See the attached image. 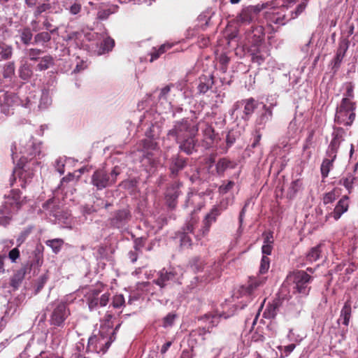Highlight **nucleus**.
I'll list each match as a JSON object with an SVG mask.
<instances>
[{"mask_svg":"<svg viewBox=\"0 0 358 358\" xmlns=\"http://www.w3.org/2000/svg\"><path fill=\"white\" fill-rule=\"evenodd\" d=\"M269 267H270L269 259L266 256L263 255L262 260H261V264H260V267H259V273L261 274L266 273L268 271Z\"/></svg>","mask_w":358,"mask_h":358,"instance_id":"nucleus-40","label":"nucleus"},{"mask_svg":"<svg viewBox=\"0 0 358 358\" xmlns=\"http://www.w3.org/2000/svg\"><path fill=\"white\" fill-rule=\"evenodd\" d=\"M301 182L300 180L293 181L289 187L290 194L294 195L301 189Z\"/></svg>","mask_w":358,"mask_h":358,"instance_id":"nucleus-50","label":"nucleus"},{"mask_svg":"<svg viewBox=\"0 0 358 358\" xmlns=\"http://www.w3.org/2000/svg\"><path fill=\"white\" fill-rule=\"evenodd\" d=\"M190 266L194 271H199L203 266V261L200 258H194L190 262Z\"/></svg>","mask_w":358,"mask_h":358,"instance_id":"nucleus-49","label":"nucleus"},{"mask_svg":"<svg viewBox=\"0 0 358 358\" xmlns=\"http://www.w3.org/2000/svg\"><path fill=\"white\" fill-rule=\"evenodd\" d=\"M64 241L60 238H55L52 240H48L46 241V245L51 248L52 252L55 254L58 253L62 246L63 245Z\"/></svg>","mask_w":358,"mask_h":358,"instance_id":"nucleus-32","label":"nucleus"},{"mask_svg":"<svg viewBox=\"0 0 358 358\" xmlns=\"http://www.w3.org/2000/svg\"><path fill=\"white\" fill-rule=\"evenodd\" d=\"M170 92V88L169 87H164L160 93V99L166 100V94Z\"/></svg>","mask_w":358,"mask_h":358,"instance_id":"nucleus-64","label":"nucleus"},{"mask_svg":"<svg viewBox=\"0 0 358 358\" xmlns=\"http://www.w3.org/2000/svg\"><path fill=\"white\" fill-rule=\"evenodd\" d=\"M176 315L173 314H168L164 319L163 327L166 328L172 326L175 320Z\"/></svg>","mask_w":358,"mask_h":358,"instance_id":"nucleus-51","label":"nucleus"},{"mask_svg":"<svg viewBox=\"0 0 358 358\" xmlns=\"http://www.w3.org/2000/svg\"><path fill=\"white\" fill-rule=\"evenodd\" d=\"M233 182H229L226 185H222L220 187V192L222 194L226 193L229 189L234 185Z\"/></svg>","mask_w":358,"mask_h":358,"instance_id":"nucleus-63","label":"nucleus"},{"mask_svg":"<svg viewBox=\"0 0 358 358\" xmlns=\"http://www.w3.org/2000/svg\"><path fill=\"white\" fill-rule=\"evenodd\" d=\"M204 136H205V138L206 141H209V142H207L208 144H210L213 141V136H214V131L210 127H208L205 129Z\"/></svg>","mask_w":358,"mask_h":358,"instance_id":"nucleus-54","label":"nucleus"},{"mask_svg":"<svg viewBox=\"0 0 358 358\" xmlns=\"http://www.w3.org/2000/svg\"><path fill=\"white\" fill-rule=\"evenodd\" d=\"M266 280V278L259 276L250 278L247 287H241V292L243 294H252L258 287L262 286Z\"/></svg>","mask_w":358,"mask_h":358,"instance_id":"nucleus-18","label":"nucleus"},{"mask_svg":"<svg viewBox=\"0 0 358 358\" xmlns=\"http://www.w3.org/2000/svg\"><path fill=\"white\" fill-rule=\"evenodd\" d=\"M27 60L36 61L40 59L39 56L41 54V51L38 49L31 48L26 50Z\"/></svg>","mask_w":358,"mask_h":358,"instance_id":"nucleus-38","label":"nucleus"},{"mask_svg":"<svg viewBox=\"0 0 358 358\" xmlns=\"http://www.w3.org/2000/svg\"><path fill=\"white\" fill-rule=\"evenodd\" d=\"M15 66L13 63H8L4 69V76L9 77L14 73Z\"/></svg>","mask_w":358,"mask_h":358,"instance_id":"nucleus-58","label":"nucleus"},{"mask_svg":"<svg viewBox=\"0 0 358 358\" xmlns=\"http://www.w3.org/2000/svg\"><path fill=\"white\" fill-rule=\"evenodd\" d=\"M52 57L49 55L40 58L36 69L41 71L48 69L52 64Z\"/></svg>","mask_w":358,"mask_h":358,"instance_id":"nucleus-30","label":"nucleus"},{"mask_svg":"<svg viewBox=\"0 0 358 358\" xmlns=\"http://www.w3.org/2000/svg\"><path fill=\"white\" fill-rule=\"evenodd\" d=\"M234 164L231 162L227 160V159H222L217 162L216 169L217 173L221 174L227 169L234 168Z\"/></svg>","mask_w":358,"mask_h":358,"instance_id":"nucleus-31","label":"nucleus"},{"mask_svg":"<svg viewBox=\"0 0 358 358\" xmlns=\"http://www.w3.org/2000/svg\"><path fill=\"white\" fill-rule=\"evenodd\" d=\"M264 112L262 114V115L257 120V124L259 125H262L269 121L272 116V111L271 109L268 108L266 106H264Z\"/></svg>","mask_w":358,"mask_h":358,"instance_id":"nucleus-37","label":"nucleus"},{"mask_svg":"<svg viewBox=\"0 0 358 358\" xmlns=\"http://www.w3.org/2000/svg\"><path fill=\"white\" fill-rule=\"evenodd\" d=\"M227 204H224V202H220L219 206L213 207L210 212L206 215L203 220L204 226L202 229L203 236L208 232L211 224L216 221L217 217L220 215L224 210L227 209Z\"/></svg>","mask_w":358,"mask_h":358,"instance_id":"nucleus-14","label":"nucleus"},{"mask_svg":"<svg viewBox=\"0 0 358 358\" xmlns=\"http://www.w3.org/2000/svg\"><path fill=\"white\" fill-rule=\"evenodd\" d=\"M114 334L115 330L109 324L101 326L98 336L94 335L89 338L87 350L105 352L114 341Z\"/></svg>","mask_w":358,"mask_h":358,"instance_id":"nucleus-3","label":"nucleus"},{"mask_svg":"<svg viewBox=\"0 0 358 358\" xmlns=\"http://www.w3.org/2000/svg\"><path fill=\"white\" fill-rule=\"evenodd\" d=\"M310 279V276L303 271L290 273L282 285L280 294L282 298L289 296L291 293L307 295L310 289L308 285Z\"/></svg>","mask_w":358,"mask_h":358,"instance_id":"nucleus-1","label":"nucleus"},{"mask_svg":"<svg viewBox=\"0 0 358 358\" xmlns=\"http://www.w3.org/2000/svg\"><path fill=\"white\" fill-rule=\"evenodd\" d=\"M125 301L122 294H116L114 296L112 305L115 308H120L124 305Z\"/></svg>","mask_w":358,"mask_h":358,"instance_id":"nucleus-41","label":"nucleus"},{"mask_svg":"<svg viewBox=\"0 0 358 358\" xmlns=\"http://www.w3.org/2000/svg\"><path fill=\"white\" fill-rule=\"evenodd\" d=\"M337 195L336 193V190L333 189L327 193H326L323 197V202L324 204H329L332 203L336 199Z\"/></svg>","mask_w":358,"mask_h":358,"instance_id":"nucleus-45","label":"nucleus"},{"mask_svg":"<svg viewBox=\"0 0 358 358\" xmlns=\"http://www.w3.org/2000/svg\"><path fill=\"white\" fill-rule=\"evenodd\" d=\"M179 184L173 185L171 187H169L166 192V202L169 207L174 208L176 205V199L178 198L180 191H179Z\"/></svg>","mask_w":358,"mask_h":358,"instance_id":"nucleus-21","label":"nucleus"},{"mask_svg":"<svg viewBox=\"0 0 358 358\" xmlns=\"http://www.w3.org/2000/svg\"><path fill=\"white\" fill-rule=\"evenodd\" d=\"M29 164H26L22 168V169H17L14 171L15 174L18 175L19 181L21 182L20 185L22 187H25V186L31 182L34 176V173L29 171Z\"/></svg>","mask_w":358,"mask_h":358,"instance_id":"nucleus-20","label":"nucleus"},{"mask_svg":"<svg viewBox=\"0 0 358 358\" xmlns=\"http://www.w3.org/2000/svg\"><path fill=\"white\" fill-rule=\"evenodd\" d=\"M263 38L262 28L261 27H256L248 36L249 51L252 55L253 61L258 64H261L264 59V55L261 54Z\"/></svg>","mask_w":358,"mask_h":358,"instance_id":"nucleus-7","label":"nucleus"},{"mask_svg":"<svg viewBox=\"0 0 358 358\" xmlns=\"http://www.w3.org/2000/svg\"><path fill=\"white\" fill-rule=\"evenodd\" d=\"M242 107L244 108L243 115H241V116L243 119L246 120L254 112L255 109L257 107V103H256V101H255V99H253L252 98L245 99V100H242L241 101H238L234 105V106L231 110V115L233 117H235L236 118H237L238 117V114L237 111L238 109L241 108Z\"/></svg>","mask_w":358,"mask_h":358,"instance_id":"nucleus-12","label":"nucleus"},{"mask_svg":"<svg viewBox=\"0 0 358 358\" xmlns=\"http://www.w3.org/2000/svg\"><path fill=\"white\" fill-rule=\"evenodd\" d=\"M177 274L176 270L174 271H167L164 269L159 271L157 273V279L155 280L154 282L156 285H157L160 288H163L166 286V282L170 280L178 281V278H176V275Z\"/></svg>","mask_w":358,"mask_h":358,"instance_id":"nucleus-17","label":"nucleus"},{"mask_svg":"<svg viewBox=\"0 0 358 358\" xmlns=\"http://www.w3.org/2000/svg\"><path fill=\"white\" fill-rule=\"evenodd\" d=\"M357 178L353 175L348 174L340 180V184L343 185L348 193L350 194L354 188V184Z\"/></svg>","mask_w":358,"mask_h":358,"instance_id":"nucleus-29","label":"nucleus"},{"mask_svg":"<svg viewBox=\"0 0 358 358\" xmlns=\"http://www.w3.org/2000/svg\"><path fill=\"white\" fill-rule=\"evenodd\" d=\"M348 196H343L336 204L334 210L330 214L336 220H338L341 216L348 209Z\"/></svg>","mask_w":358,"mask_h":358,"instance_id":"nucleus-22","label":"nucleus"},{"mask_svg":"<svg viewBox=\"0 0 358 358\" xmlns=\"http://www.w3.org/2000/svg\"><path fill=\"white\" fill-rule=\"evenodd\" d=\"M17 103V98L13 92H0L1 112L5 115L10 113V110Z\"/></svg>","mask_w":358,"mask_h":358,"instance_id":"nucleus-13","label":"nucleus"},{"mask_svg":"<svg viewBox=\"0 0 358 358\" xmlns=\"http://www.w3.org/2000/svg\"><path fill=\"white\" fill-rule=\"evenodd\" d=\"M74 178H75V175L74 174H69L67 176L64 177L62 178V181H61V185L59 187L60 189H65V184L66 183H68V182H73L74 181Z\"/></svg>","mask_w":358,"mask_h":358,"instance_id":"nucleus-56","label":"nucleus"},{"mask_svg":"<svg viewBox=\"0 0 358 358\" xmlns=\"http://www.w3.org/2000/svg\"><path fill=\"white\" fill-rule=\"evenodd\" d=\"M100 292L97 289H90L85 294L86 299L90 309L100 306H105L108 304L110 299L108 293H104L99 296Z\"/></svg>","mask_w":358,"mask_h":358,"instance_id":"nucleus-10","label":"nucleus"},{"mask_svg":"<svg viewBox=\"0 0 358 358\" xmlns=\"http://www.w3.org/2000/svg\"><path fill=\"white\" fill-rule=\"evenodd\" d=\"M50 38V34L48 32H41L36 35L34 41L37 44H41L48 42Z\"/></svg>","mask_w":358,"mask_h":358,"instance_id":"nucleus-39","label":"nucleus"},{"mask_svg":"<svg viewBox=\"0 0 358 358\" xmlns=\"http://www.w3.org/2000/svg\"><path fill=\"white\" fill-rule=\"evenodd\" d=\"M130 214L128 210H122L117 213L114 220V224L117 228H121L124 226V223L129 219Z\"/></svg>","mask_w":358,"mask_h":358,"instance_id":"nucleus-26","label":"nucleus"},{"mask_svg":"<svg viewBox=\"0 0 358 358\" xmlns=\"http://www.w3.org/2000/svg\"><path fill=\"white\" fill-rule=\"evenodd\" d=\"M52 103V99L50 93L48 90H43L42 92L41 97L39 103V108L44 109L50 106Z\"/></svg>","mask_w":358,"mask_h":358,"instance_id":"nucleus-34","label":"nucleus"},{"mask_svg":"<svg viewBox=\"0 0 358 358\" xmlns=\"http://www.w3.org/2000/svg\"><path fill=\"white\" fill-rule=\"evenodd\" d=\"M351 316V304L349 302H346L343 307L338 322H341L345 326L349 324L350 319Z\"/></svg>","mask_w":358,"mask_h":358,"instance_id":"nucleus-25","label":"nucleus"},{"mask_svg":"<svg viewBox=\"0 0 358 358\" xmlns=\"http://www.w3.org/2000/svg\"><path fill=\"white\" fill-rule=\"evenodd\" d=\"M115 45L114 40L110 37L105 38L101 44V48L103 52L110 51Z\"/></svg>","mask_w":358,"mask_h":358,"instance_id":"nucleus-43","label":"nucleus"},{"mask_svg":"<svg viewBox=\"0 0 358 358\" xmlns=\"http://www.w3.org/2000/svg\"><path fill=\"white\" fill-rule=\"evenodd\" d=\"M263 255L266 256L271 253L272 246L271 244L264 242V245L262 248Z\"/></svg>","mask_w":358,"mask_h":358,"instance_id":"nucleus-61","label":"nucleus"},{"mask_svg":"<svg viewBox=\"0 0 358 358\" xmlns=\"http://www.w3.org/2000/svg\"><path fill=\"white\" fill-rule=\"evenodd\" d=\"M198 131L197 126L191 120H182L176 122L168 135L174 138L176 141H180L188 136H195Z\"/></svg>","mask_w":358,"mask_h":358,"instance_id":"nucleus-6","label":"nucleus"},{"mask_svg":"<svg viewBox=\"0 0 358 358\" xmlns=\"http://www.w3.org/2000/svg\"><path fill=\"white\" fill-rule=\"evenodd\" d=\"M118 174L117 168L110 172V176L104 170H99L92 176V183L98 189H101L114 182Z\"/></svg>","mask_w":358,"mask_h":358,"instance_id":"nucleus-9","label":"nucleus"},{"mask_svg":"<svg viewBox=\"0 0 358 358\" xmlns=\"http://www.w3.org/2000/svg\"><path fill=\"white\" fill-rule=\"evenodd\" d=\"M23 203L20 192L13 190L6 198L3 205L0 207V225L6 226L9 224L12 215L17 211Z\"/></svg>","mask_w":358,"mask_h":358,"instance_id":"nucleus-4","label":"nucleus"},{"mask_svg":"<svg viewBox=\"0 0 358 358\" xmlns=\"http://www.w3.org/2000/svg\"><path fill=\"white\" fill-rule=\"evenodd\" d=\"M221 272V268L219 263H215L211 267H207L206 269V274L202 278H204L203 281H210L212 279L219 276Z\"/></svg>","mask_w":358,"mask_h":358,"instance_id":"nucleus-24","label":"nucleus"},{"mask_svg":"<svg viewBox=\"0 0 358 358\" xmlns=\"http://www.w3.org/2000/svg\"><path fill=\"white\" fill-rule=\"evenodd\" d=\"M53 216L55 217L56 220H57L59 223L64 224V227H71L68 222L69 216L68 213L57 211L56 213H53Z\"/></svg>","mask_w":358,"mask_h":358,"instance_id":"nucleus-35","label":"nucleus"},{"mask_svg":"<svg viewBox=\"0 0 358 358\" xmlns=\"http://www.w3.org/2000/svg\"><path fill=\"white\" fill-rule=\"evenodd\" d=\"M268 3L257 5L255 6H248L242 9L241 12L237 16V22L240 24H250L255 16L263 9L268 6Z\"/></svg>","mask_w":358,"mask_h":358,"instance_id":"nucleus-11","label":"nucleus"},{"mask_svg":"<svg viewBox=\"0 0 358 358\" xmlns=\"http://www.w3.org/2000/svg\"><path fill=\"white\" fill-rule=\"evenodd\" d=\"M55 168L60 174L64 173V163L62 158H59L55 161Z\"/></svg>","mask_w":358,"mask_h":358,"instance_id":"nucleus-57","label":"nucleus"},{"mask_svg":"<svg viewBox=\"0 0 358 358\" xmlns=\"http://www.w3.org/2000/svg\"><path fill=\"white\" fill-rule=\"evenodd\" d=\"M29 232V229H26L21 232L20 235L17 238V246H20L24 241Z\"/></svg>","mask_w":358,"mask_h":358,"instance_id":"nucleus-60","label":"nucleus"},{"mask_svg":"<svg viewBox=\"0 0 358 358\" xmlns=\"http://www.w3.org/2000/svg\"><path fill=\"white\" fill-rule=\"evenodd\" d=\"M355 103L349 98H343L337 106L335 121L343 125L350 126L355 118Z\"/></svg>","mask_w":358,"mask_h":358,"instance_id":"nucleus-5","label":"nucleus"},{"mask_svg":"<svg viewBox=\"0 0 358 358\" xmlns=\"http://www.w3.org/2000/svg\"><path fill=\"white\" fill-rule=\"evenodd\" d=\"M320 248L321 245H317L316 247L313 248L306 256L307 261H308L309 262H313L317 260L320 257L321 252Z\"/></svg>","mask_w":358,"mask_h":358,"instance_id":"nucleus-36","label":"nucleus"},{"mask_svg":"<svg viewBox=\"0 0 358 358\" xmlns=\"http://www.w3.org/2000/svg\"><path fill=\"white\" fill-rule=\"evenodd\" d=\"M266 20L270 23L284 25L290 20L289 12L285 5L273 7L265 15Z\"/></svg>","mask_w":358,"mask_h":358,"instance_id":"nucleus-8","label":"nucleus"},{"mask_svg":"<svg viewBox=\"0 0 358 358\" xmlns=\"http://www.w3.org/2000/svg\"><path fill=\"white\" fill-rule=\"evenodd\" d=\"M66 9L67 10H69L71 14L77 15L78 13H80V10H81V4L78 2H75V3H72L71 5H70L69 6H68L66 5Z\"/></svg>","mask_w":358,"mask_h":358,"instance_id":"nucleus-48","label":"nucleus"},{"mask_svg":"<svg viewBox=\"0 0 358 358\" xmlns=\"http://www.w3.org/2000/svg\"><path fill=\"white\" fill-rule=\"evenodd\" d=\"M11 151L13 161H20L23 164L29 157L41 153V143L34 140L31 135H24L14 143Z\"/></svg>","mask_w":358,"mask_h":358,"instance_id":"nucleus-2","label":"nucleus"},{"mask_svg":"<svg viewBox=\"0 0 358 358\" xmlns=\"http://www.w3.org/2000/svg\"><path fill=\"white\" fill-rule=\"evenodd\" d=\"M11 56L12 47L6 43H0V60L8 59Z\"/></svg>","mask_w":358,"mask_h":358,"instance_id":"nucleus-33","label":"nucleus"},{"mask_svg":"<svg viewBox=\"0 0 358 358\" xmlns=\"http://www.w3.org/2000/svg\"><path fill=\"white\" fill-rule=\"evenodd\" d=\"M345 92L343 98H349L350 100L353 98V86L351 83H346L345 85Z\"/></svg>","mask_w":358,"mask_h":358,"instance_id":"nucleus-53","label":"nucleus"},{"mask_svg":"<svg viewBox=\"0 0 358 358\" xmlns=\"http://www.w3.org/2000/svg\"><path fill=\"white\" fill-rule=\"evenodd\" d=\"M336 138H334L330 144V148L333 151L332 154H334V155L331 157V159H324L320 167L321 174L323 178H325L328 176L329 171L333 167V162L334 161V159L336 158V155L334 154V150L336 149Z\"/></svg>","mask_w":358,"mask_h":358,"instance_id":"nucleus-19","label":"nucleus"},{"mask_svg":"<svg viewBox=\"0 0 358 358\" xmlns=\"http://www.w3.org/2000/svg\"><path fill=\"white\" fill-rule=\"evenodd\" d=\"M201 196L199 194L190 193L188 194L187 199L186 201V206H194L196 201H200Z\"/></svg>","mask_w":358,"mask_h":358,"instance_id":"nucleus-47","label":"nucleus"},{"mask_svg":"<svg viewBox=\"0 0 358 358\" xmlns=\"http://www.w3.org/2000/svg\"><path fill=\"white\" fill-rule=\"evenodd\" d=\"M221 316L222 315L218 313H209L206 314L202 320L206 323L208 329H210L217 325Z\"/></svg>","mask_w":358,"mask_h":358,"instance_id":"nucleus-27","label":"nucleus"},{"mask_svg":"<svg viewBox=\"0 0 358 358\" xmlns=\"http://www.w3.org/2000/svg\"><path fill=\"white\" fill-rule=\"evenodd\" d=\"M20 37L24 43H29L32 38V34L30 29L28 28L23 29L21 31Z\"/></svg>","mask_w":358,"mask_h":358,"instance_id":"nucleus-44","label":"nucleus"},{"mask_svg":"<svg viewBox=\"0 0 358 358\" xmlns=\"http://www.w3.org/2000/svg\"><path fill=\"white\" fill-rule=\"evenodd\" d=\"M305 8H306V4L301 3L297 6V8L294 12V15L292 11L289 12L290 20L296 17L299 14H301L304 10Z\"/></svg>","mask_w":358,"mask_h":358,"instance_id":"nucleus-52","label":"nucleus"},{"mask_svg":"<svg viewBox=\"0 0 358 358\" xmlns=\"http://www.w3.org/2000/svg\"><path fill=\"white\" fill-rule=\"evenodd\" d=\"M185 164V161L183 159L181 158H177L174 164L171 168V172L173 174H176L177 172L182 169Z\"/></svg>","mask_w":358,"mask_h":358,"instance_id":"nucleus-42","label":"nucleus"},{"mask_svg":"<svg viewBox=\"0 0 358 358\" xmlns=\"http://www.w3.org/2000/svg\"><path fill=\"white\" fill-rule=\"evenodd\" d=\"M69 315L66 305L62 302H57L51 315L52 324L60 326Z\"/></svg>","mask_w":358,"mask_h":358,"instance_id":"nucleus-15","label":"nucleus"},{"mask_svg":"<svg viewBox=\"0 0 358 358\" xmlns=\"http://www.w3.org/2000/svg\"><path fill=\"white\" fill-rule=\"evenodd\" d=\"M20 75V77L24 80H27V79L29 78L32 75L31 68L28 64V61L27 60V59H22L21 60Z\"/></svg>","mask_w":358,"mask_h":358,"instance_id":"nucleus-28","label":"nucleus"},{"mask_svg":"<svg viewBox=\"0 0 358 358\" xmlns=\"http://www.w3.org/2000/svg\"><path fill=\"white\" fill-rule=\"evenodd\" d=\"M50 8V6L49 3H43L38 6L34 14L36 16H37V15L41 14L42 13L49 10Z\"/></svg>","mask_w":358,"mask_h":358,"instance_id":"nucleus-55","label":"nucleus"},{"mask_svg":"<svg viewBox=\"0 0 358 358\" xmlns=\"http://www.w3.org/2000/svg\"><path fill=\"white\" fill-rule=\"evenodd\" d=\"M156 143L151 139H146L143 143V154L144 156L141 160L143 166L150 164L152 166H154L155 160L152 158L153 154L151 152L152 150L156 149Z\"/></svg>","mask_w":358,"mask_h":358,"instance_id":"nucleus-16","label":"nucleus"},{"mask_svg":"<svg viewBox=\"0 0 358 358\" xmlns=\"http://www.w3.org/2000/svg\"><path fill=\"white\" fill-rule=\"evenodd\" d=\"M180 245L182 247L189 246L191 245L190 238L187 235L184 234L180 238Z\"/></svg>","mask_w":358,"mask_h":358,"instance_id":"nucleus-62","label":"nucleus"},{"mask_svg":"<svg viewBox=\"0 0 358 358\" xmlns=\"http://www.w3.org/2000/svg\"><path fill=\"white\" fill-rule=\"evenodd\" d=\"M20 257V251L15 248L9 252L8 257L12 262H15L16 259Z\"/></svg>","mask_w":358,"mask_h":358,"instance_id":"nucleus-59","label":"nucleus"},{"mask_svg":"<svg viewBox=\"0 0 358 358\" xmlns=\"http://www.w3.org/2000/svg\"><path fill=\"white\" fill-rule=\"evenodd\" d=\"M194 138V136H188L185 139L180 140V141L176 142L180 143V148L181 150L189 155L192 153L195 147V141Z\"/></svg>","mask_w":358,"mask_h":358,"instance_id":"nucleus-23","label":"nucleus"},{"mask_svg":"<svg viewBox=\"0 0 358 358\" xmlns=\"http://www.w3.org/2000/svg\"><path fill=\"white\" fill-rule=\"evenodd\" d=\"M277 313V306L276 304H271L269 305L266 310L264 313V315L266 317L268 318H273L275 316Z\"/></svg>","mask_w":358,"mask_h":358,"instance_id":"nucleus-46","label":"nucleus"}]
</instances>
